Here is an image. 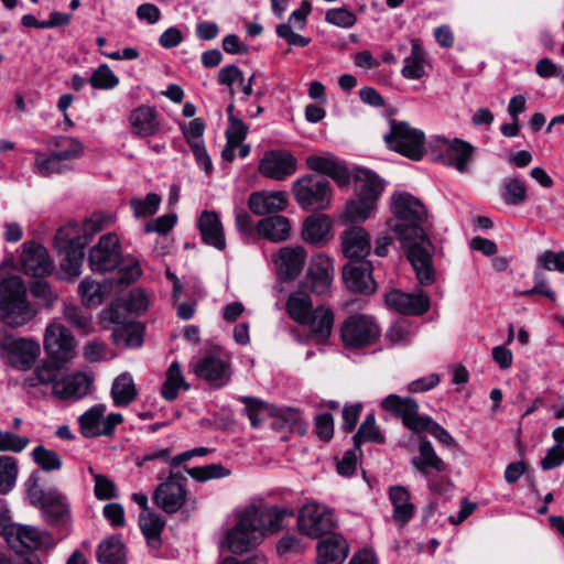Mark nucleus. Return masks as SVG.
<instances>
[{"label": "nucleus", "mask_w": 564, "mask_h": 564, "mask_svg": "<svg viewBox=\"0 0 564 564\" xmlns=\"http://www.w3.org/2000/svg\"><path fill=\"white\" fill-rule=\"evenodd\" d=\"M189 390V384L184 380L181 365L173 361L166 371V379L162 386V397L166 401H173L178 394V389Z\"/></svg>", "instance_id": "45"}, {"label": "nucleus", "mask_w": 564, "mask_h": 564, "mask_svg": "<svg viewBox=\"0 0 564 564\" xmlns=\"http://www.w3.org/2000/svg\"><path fill=\"white\" fill-rule=\"evenodd\" d=\"M198 229L206 245L213 246L217 250L226 248L224 226L216 212H203L198 218Z\"/></svg>", "instance_id": "31"}, {"label": "nucleus", "mask_w": 564, "mask_h": 564, "mask_svg": "<svg viewBox=\"0 0 564 564\" xmlns=\"http://www.w3.org/2000/svg\"><path fill=\"white\" fill-rule=\"evenodd\" d=\"M111 398L116 406H128L138 397L133 378L129 372L119 375L111 386Z\"/></svg>", "instance_id": "38"}, {"label": "nucleus", "mask_w": 564, "mask_h": 564, "mask_svg": "<svg viewBox=\"0 0 564 564\" xmlns=\"http://www.w3.org/2000/svg\"><path fill=\"white\" fill-rule=\"evenodd\" d=\"M275 33L291 46L305 47L311 43L310 37L295 33L290 23H281L276 25Z\"/></svg>", "instance_id": "62"}, {"label": "nucleus", "mask_w": 564, "mask_h": 564, "mask_svg": "<svg viewBox=\"0 0 564 564\" xmlns=\"http://www.w3.org/2000/svg\"><path fill=\"white\" fill-rule=\"evenodd\" d=\"M0 348L7 352L11 366L30 370L41 352L39 341L31 338H14L8 329H0Z\"/></svg>", "instance_id": "10"}, {"label": "nucleus", "mask_w": 564, "mask_h": 564, "mask_svg": "<svg viewBox=\"0 0 564 564\" xmlns=\"http://www.w3.org/2000/svg\"><path fill=\"white\" fill-rule=\"evenodd\" d=\"M502 199L508 205H520L527 199V187L524 182L513 177L507 178L503 185Z\"/></svg>", "instance_id": "54"}, {"label": "nucleus", "mask_w": 564, "mask_h": 564, "mask_svg": "<svg viewBox=\"0 0 564 564\" xmlns=\"http://www.w3.org/2000/svg\"><path fill=\"white\" fill-rule=\"evenodd\" d=\"M83 153L82 143H69L67 149H61L47 155L39 153L35 160L36 170L43 176L61 173L69 169L70 163L82 156Z\"/></svg>", "instance_id": "20"}, {"label": "nucleus", "mask_w": 564, "mask_h": 564, "mask_svg": "<svg viewBox=\"0 0 564 564\" xmlns=\"http://www.w3.org/2000/svg\"><path fill=\"white\" fill-rule=\"evenodd\" d=\"M334 264L329 257L318 253L312 257L305 275V285L317 295H327L334 280Z\"/></svg>", "instance_id": "18"}, {"label": "nucleus", "mask_w": 564, "mask_h": 564, "mask_svg": "<svg viewBox=\"0 0 564 564\" xmlns=\"http://www.w3.org/2000/svg\"><path fill=\"white\" fill-rule=\"evenodd\" d=\"M257 229L263 238L273 242H281L289 238L291 224L286 217L276 215L261 219Z\"/></svg>", "instance_id": "36"}, {"label": "nucleus", "mask_w": 564, "mask_h": 564, "mask_svg": "<svg viewBox=\"0 0 564 564\" xmlns=\"http://www.w3.org/2000/svg\"><path fill=\"white\" fill-rule=\"evenodd\" d=\"M335 316L333 311L319 305L306 317L301 325L308 328L307 339L316 344H325L332 335Z\"/></svg>", "instance_id": "28"}, {"label": "nucleus", "mask_w": 564, "mask_h": 564, "mask_svg": "<svg viewBox=\"0 0 564 564\" xmlns=\"http://www.w3.org/2000/svg\"><path fill=\"white\" fill-rule=\"evenodd\" d=\"M307 252L302 246L282 247L273 257L276 272L283 280H294L302 271Z\"/></svg>", "instance_id": "23"}, {"label": "nucleus", "mask_w": 564, "mask_h": 564, "mask_svg": "<svg viewBox=\"0 0 564 564\" xmlns=\"http://www.w3.org/2000/svg\"><path fill=\"white\" fill-rule=\"evenodd\" d=\"M93 382L94 378L82 371L62 375L52 394L62 401H77L90 392Z\"/></svg>", "instance_id": "21"}, {"label": "nucleus", "mask_w": 564, "mask_h": 564, "mask_svg": "<svg viewBox=\"0 0 564 564\" xmlns=\"http://www.w3.org/2000/svg\"><path fill=\"white\" fill-rule=\"evenodd\" d=\"M64 319L73 327L88 334L91 329V315L79 306L65 304L63 310Z\"/></svg>", "instance_id": "51"}, {"label": "nucleus", "mask_w": 564, "mask_h": 564, "mask_svg": "<svg viewBox=\"0 0 564 564\" xmlns=\"http://www.w3.org/2000/svg\"><path fill=\"white\" fill-rule=\"evenodd\" d=\"M289 206V198L284 191H259L250 194L248 198L249 209L264 216L283 212Z\"/></svg>", "instance_id": "27"}, {"label": "nucleus", "mask_w": 564, "mask_h": 564, "mask_svg": "<svg viewBox=\"0 0 564 564\" xmlns=\"http://www.w3.org/2000/svg\"><path fill=\"white\" fill-rule=\"evenodd\" d=\"M143 326L138 322H127L112 330V341L121 348H138L143 343Z\"/></svg>", "instance_id": "37"}, {"label": "nucleus", "mask_w": 564, "mask_h": 564, "mask_svg": "<svg viewBox=\"0 0 564 564\" xmlns=\"http://www.w3.org/2000/svg\"><path fill=\"white\" fill-rule=\"evenodd\" d=\"M161 203V197L155 193H150L144 199L133 197L130 199V207L137 218L148 217L156 213Z\"/></svg>", "instance_id": "56"}, {"label": "nucleus", "mask_w": 564, "mask_h": 564, "mask_svg": "<svg viewBox=\"0 0 564 564\" xmlns=\"http://www.w3.org/2000/svg\"><path fill=\"white\" fill-rule=\"evenodd\" d=\"M348 551V543L341 535H326L317 544V564H341Z\"/></svg>", "instance_id": "30"}, {"label": "nucleus", "mask_w": 564, "mask_h": 564, "mask_svg": "<svg viewBox=\"0 0 564 564\" xmlns=\"http://www.w3.org/2000/svg\"><path fill=\"white\" fill-rule=\"evenodd\" d=\"M376 207L377 203L372 199L358 197L347 204L346 216L351 223L365 221Z\"/></svg>", "instance_id": "52"}, {"label": "nucleus", "mask_w": 564, "mask_h": 564, "mask_svg": "<svg viewBox=\"0 0 564 564\" xmlns=\"http://www.w3.org/2000/svg\"><path fill=\"white\" fill-rule=\"evenodd\" d=\"M384 438L376 425L373 414H368L354 436L355 449H359L365 442L383 443Z\"/></svg>", "instance_id": "49"}, {"label": "nucleus", "mask_w": 564, "mask_h": 564, "mask_svg": "<svg viewBox=\"0 0 564 564\" xmlns=\"http://www.w3.org/2000/svg\"><path fill=\"white\" fill-rule=\"evenodd\" d=\"M538 264L545 270L564 272V251H544L538 257Z\"/></svg>", "instance_id": "64"}, {"label": "nucleus", "mask_w": 564, "mask_h": 564, "mask_svg": "<svg viewBox=\"0 0 564 564\" xmlns=\"http://www.w3.org/2000/svg\"><path fill=\"white\" fill-rule=\"evenodd\" d=\"M19 474L18 460L8 455L0 456V495H8L15 486Z\"/></svg>", "instance_id": "48"}, {"label": "nucleus", "mask_w": 564, "mask_h": 564, "mask_svg": "<svg viewBox=\"0 0 564 564\" xmlns=\"http://www.w3.org/2000/svg\"><path fill=\"white\" fill-rule=\"evenodd\" d=\"M90 474L95 480V495L100 500L111 499L116 496L115 484L104 475L96 474L93 468H89Z\"/></svg>", "instance_id": "63"}, {"label": "nucleus", "mask_w": 564, "mask_h": 564, "mask_svg": "<svg viewBox=\"0 0 564 564\" xmlns=\"http://www.w3.org/2000/svg\"><path fill=\"white\" fill-rule=\"evenodd\" d=\"M305 164L311 171L326 174L340 187L347 186L350 175L344 163L329 152H319L307 155Z\"/></svg>", "instance_id": "22"}, {"label": "nucleus", "mask_w": 564, "mask_h": 564, "mask_svg": "<svg viewBox=\"0 0 564 564\" xmlns=\"http://www.w3.org/2000/svg\"><path fill=\"white\" fill-rule=\"evenodd\" d=\"M88 261L90 269L95 272H107L119 268L117 281L122 285L133 283L142 274L139 260L132 256L123 258L119 238L111 232L101 236L98 243L90 249Z\"/></svg>", "instance_id": "3"}, {"label": "nucleus", "mask_w": 564, "mask_h": 564, "mask_svg": "<svg viewBox=\"0 0 564 564\" xmlns=\"http://www.w3.org/2000/svg\"><path fill=\"white\" fill-rule=\"evenodd\" d=\"M228 127L226 129L227 141H245L248 134L247 124L234 115V105L227 107Z\"/></svg>", "instance_id": "59"}, {"label": "nucleus", "mask_w": 564, "mask_h": 564, "mask_svg": "<svg viewBox=\"0 0 564 564\" xmlns=\"http://www.w3.org/2000/svg\"><path fill=\"white\" fill-rule=\"evenodd\" d=\"M391 212L395 218L391 229L401 242L417 282L423 286L433 284L436 280L435 247L423 228L429 217L426 207L415 196L400 192L391 197Z\"/></svg>", "instance_id": "1"}, {"label": "nucleus", "mask_w": 564, "mask_h": 564, "mask_svg": "<svg viewBox=\"0 0 564 564\" xmlns=\"http://www.w3.org/2000/svg\"><path fill=\"white\" fill-rule=\"evenodd\" d=\"M285 310L289 316L301 325L303 322H306V317L314 308L308 294L304 292H293L286 300Z\"/></svg>", "instance_id": "41"}, {"label": "nucleus", "mask_w": 564, "mask_h": 564, "mask_svg": "<svg viewBox=\"0 0 564 564\" xmlns=\"http://www.w3.org/2000/svg\"><path fill=\"white\" fill-rule=\"evenodd\" d=\"M340 337L347 348H364L379 339L380 328L372 316L355 314L341 324Z\"/></svg>", "instance_id": "9"}, {"label": "nucleus", "mask_w": 564, "mask_h": 564, "mask_svg": "<svg viewBox=\"0 0 564 564\" xmlns=\"http://www.w3.org/2000/svg\"><path fill=\"white\" fill-rule=\"evenodd\" d=\"M191 368L197 378L205 380L215 388L224 387L231 377V368L228 360L209 354L191 364Z\"/></svg>", "instance_id": "17"}, {"label": "nucleus", "mask_w": 564, "mask_h": 564, "mask_svg": "<svg viewBox=\"0 0 564 564\" xmlns=\"http://www.w3.org/2000/svg\"><path fill=\"white\" fill-rule=\"evenodd\" d=\"M389 498L393 506V520L400 524L408 523L415 509L411 502L410 492L402 486H393L389 489Z\"/></svg>", "instance_id": "35"}, {"label": "nucleus", "mask_w": 564, "mask_h": 564, "mask_svg": "<svg viewBox=\"0 0 564 564\" xmlns=\"http://www.w3.org/2000/svg\"><path fill=\"white\" fill-rule=\"evenodd\" d=\"M299 529L312 539H318L332 532L335 527L333 512L325 506L307 503L299 514Z\"/></svg>", "instance_id": "15"}, {"label": "nucleus", "mask_w": 564, "mask_h": 564, "mask_svg": "<svg viewBox=\"0 0 564 564\" xmlns=\"http://www.w3.org/2000/svg\"><path fill=\"white\" fill-rule=\"evenodd\" d=\"M341 251L350 261H366L370 253V235L362 227H350L340 234Z\"/></svg>", "instance_id": "25"}, {"label": "nucleus", "mask_w": 564, "mask_h": 564, "mask_svg": "<svg viewBox=\"0 0 564 564\" xmlns=\"http://www.w3.org/2000/svg\"><path fill=\"white\" fill-rule=\"evenodd\" d=\"M26 492L30 503L41 510L47 524L59 525L69 520L70 508L66 496L56 488L43 489L37 473L28 479Z\"/></svg>", "instance_id": "6"}, {"label": "nucleus", "mask_w": 564, "mask_h": 564, "mask_svg": "<svg viewBox=\"0 0 564 564\" xmlns=\"http://www.w3.org/2000/svg\"><path fill=\"white\" fill-rule=\"evenodd\" d=\"M325 21L338 28L350 29L356 24L357 17L346 8H332L325 13Z\"/></svg>", "instance_id": "57"}, {"label": "nucleus", "mask_w": 564, "mask_h": 564, "mask_svg": "<svg viewBox=\"0 0 564 564\" xmlns=\"http://www.w3.org/2000/svg\"><path fill=\"white\" fill-rule=\"evenodd\" d=\"M26 296V288L19 276H9L0 283V318L11 327L23 326L35 316Z\"/></svg>", "instance_id": "5"}, {"label": "nucleus", "mask_w": 564, "mask_h": 564, "mask_svg": "<svg viewBox=\"0 0 564 564\" xmlns=\"http://www.w3.org/2000/svg\"><path fill=\"white\" fill-rule=\"evenodd\" d=\"M186 477L181 471L171 473L153 492V502L166 513L177 512L185 503L187 491Z\"/></svg>", "instance_id": "12"}, {"label": "nucleus", "mask_w": 564, "mask_h": 564, "mask_svg": "<svg viewBox=\"0 0 564 564\" xmlns=\"http://www.w3.org/2000/svg\"><path fill=\"white\" fill-rule=\"evenodd\" d=\"M89 84L96 89H112L119 84V78L107 64H101L93 72Z\"/></svg>", "instance_id": "55"}, {"label": "nucleus", "mask_w": 564, "mask_h": 564, "mask_svg": "<svg viewBox=\"0 0 564 564\" xmlns=\"http://www.w3.org/2000/svg\"><path fill=\"white\" fill-rule=\"evenodd\" d=\"M259 525L257 508H246L236 527L227 532L226 542L229 551L241 554L257 546L263 539Z\"/></svg>", "instance_id": "8"}, {"label": "nucleus", "mask_w": 564, "mask_h": 564, "mask_svg": "<svg viewBox=\"0 0 564 564\" xmlns=\"http://www.w3.org/2000/svg\"><path fill=\"white\" fill-rule=\"evenodd\" d=\"M286 512L278 509H263L257 508V517L259 518V528L262 531V538L265 534H272L281 529V523Z\"/></svg>", "instance_id": "50"}, {"label": "nucleus", "mask_w": 564, "mask_h": 564, "mask_svg": "<svg viewBox=\"0 0 564 564\" xmlns=\"http://www.w3.org/2000/svg\"><path fill=\"white\" fill-rule=\"evenodd\" d=\"M108 291L109 290L106 284H101L90 278H85L78 286V293L82 297V302L86 306L100 305Z\"/></svg>", "instance_id": "47"}, {"label": "nucleus", "mask_w": 564, "mask_h": 564, "mask_svg": "<svg viewBox=\"0 0 564 564\" xmlns=\"http://www.w3.org/2000/svg\"><path fill=\"white\" fill-rule=\"evenodd\" d=\"M21 265L25 274L44 276L53 270V261L42 245L25 242L21 254Z\"/></svg>", "instance_id": "24"}, {"label": "nucleus", "mask_w": 564, "mask_h": 564, "mask_svg": "<svg viewBox=\"0 0 564 564\" xmlns=\"http://www.w3.org/2000/svg\"><path fill=\"white\" fill-rule=\"evenodd\" d=\"M98 560L102 564H124V545L119 538H109L98 547Z\"/></svg>", "instance_id": "46"}, {"label": "nucleus", "mask_w": 564, "mask_h": 564, "mask_svg": "<svg viewBox=\"0 0 564 564\" xmlns=\"http://www.w3.org/2000/svg\"><path fill=\"white\" fill-rule=\"evenodd\" d=\"M129 120L133 133L140 138L153 137L160 128L159 113L151 106L143 105L135 108Z\"/></svg>", "instance_id": "32"}, {"label": "nucleus", "mask_w": 564, "mask_h": 564, "mask_svg": "<svg viewBox=\"0 0 564 564\" xmlns=\"http://www.w3.org/2000/svg\"><path fill=\"white\" fill-rule=\"evenodd\" d=\"M31 456L34 463L45 471H54L62 468L61 456L53 449H48L43 445L36 446Z\"/></svg>", "instance_id": "53"}, {"label": "nucleus", "mask_w": 564, "mask_h": 564, "mask_svg": "<svg viewBox=\"0 0 564 564\" xmlns=\"http://www.w3.org/2000/svg\"><path fill=\"white\" fill-rule=\"evenodd\" d=\"M411 464L424 477H430L432 470L443 473L447 469L446 463L436 454L430 441L420 443L419 455L412 457Z\"/></svg>", "instance_id": "34"}, {"label": "nucleus", "mask_w": 564, "mask_h": 564, "mask_svg": "<svg viewBox=\"0 0 564 564\" xmlns=\"http://www.w3.org/2000/svg\"><path fill=\"white\" fill-rule=\"evenodd\" d=\"M30 444L26 436L17 435L9 431H0V452L20 453Z\"/></svg>", "instance_id": "60"}, {"label": "nucleus", "mask_w": 564, "mask_h": 564, "mask_svg": "<svg viewBox=\"0 0 564 564\" xmlns=\"http://www.w3.org/2000/svg\"><path fill=\"white\" fill-rule=\"evenodd\" d=\"M296 204L306 212H319L329 207L333 191L330 183L318 175L306 174L292 184Z\"/></svg>", "instance_id": "7"}, {"label": "nucleus", "mask_w": 564, "mask_h": 564, "mask_svg": "<svg viewBox=\"0 0 564 564\" xmlns=\"http://www.w3.org/2000/svg\"><path fill=\"white\" fill-rule=\"evenodd\" d=\"M17 539L29 550L50 547L53 545V538L46 531L34 525L20 524L15 529Z\"/></svg>", "instance_id": "39"}, {"label": "nucleus", "mask_w": 564, "mask_h": 564, "mask_svg": "<svg viewBox=\"0 0 564 564\" xmlns=\"http://www.w3.org/2000/svg\"><path fill=\"white\" fill-rule=\"evenodd\" d=\"M389 143L392 151L412 160L419 161L429 155L433 161L445 165L455 166L459 172L466 171L474 148L470 143Z\"/></svg>", "instance_id": "4"}, {"label": "nucleus", "mask_w": 564, "mask_h": 564, "mask_svg": "<svg viewBox=\"0 0 564 564\" xmlns=\"http://www.w3.org/2000/svg\"><path fill=\"white\" fill-rule=\"evenodd\" d=\"M43 346L47 357L57 362L67 364L76 355L74 336L59 323H51L46 326Z\"/></svg>", "instance_id": "14"}, {"label": "nucleus", "mask_w": 564, "mask_h": 564, "mask_svg": "<svg viewBox=\"0 0 564 564\" xmlns=\"http://www.w3.org/2000/svg\"><path fill=\"white\" fill-rule=\"evenodd\" d=\"M296 170V158L282 149L265 151L258 165V171L263 177L279 182L291 177Z\"/></svg>", "instance_id": "16"}, {"label": "nucleus", "mask_w": 564, "mask_h": 564, "mask_svg": "<svg viewBox=\"0 0 564 564\" xmlns=\"http://www.w3.org/2000/svg\"><path fill=\"white\" fill-rule=\"evenodd\" d=\"M390 130L383 134V141H425V133L421 129L412 128L406 121L391 119Z\"/></svg>", "instance_id": "44"}, {"label": "nucleus", "mask_w": 564, "mask_h": 564, "mask_svg": "<svg viewBox=\"0 0 564 564\" xmlns=\"http://www.w3.org/2000/svg\"><path fill=\"white\" fill-rule=\"evenodd\" d=\"M106 410L105 404L98 403L78 417L79 430L84 437L113 435L116 427L123 422V416L120 413H110L105 416Z\"/></svg>", "instance_id": "11"}, {"label": "nucleus", "mask_w": 564, "mask_h": 564, "mask_svg": "<svg viewBox=\"0 0 564 564\" xmlns=\"http://www.w3.org/2000/svg\"><path fill=\"white\" fill-rule=\"evenodd\" d=\"M186 473L197 481L223 478L229 475V470L220 464H210L202 467L186 468Z\"/></svg>", "instance_id": "58"}, {"label": "nucleus", "mask_w": 564, "mask_h": 564, "mask_svg": "<svg viewBox=\"0 0 564 564\" xmlns=\"http://www.w3.org/2000/svg\"><path fill=\"white\" fill-rule=\"evenodd\" d=\"M386 304L389 308L402 315L419 316L430 308V299L422 290L415 293H406L393 289L386 294Z\"/></svg>", "instance_id": "19"}, {"label": "nucleus", "mask_w": 564, "mask_h": 564, "mask_svg": "<svg viewBox=\"0 0 564 564\" xmlns=\"http://www.w3.org/2000/svg\"><path fill=\"white\" fill-rule=\"evenodd\" d=\"M164 527L165 521L162 517L152 511H148L140 517L141 531L148 545L153 550H159L162 545L161 534Z\"/></svg>", "instance_id": "40"}, {"label": "nucleus", "mask_w": 564, "mask_h": 564, "mask_svg": "<svg viewBox=\"0 0 564 564\" xmlns=\"http://www.w3.org/2000/svg\"><path fill=\"white\" fill-rule=\"evenodd\" d=\"M381 406L387 412L400 417L405 427L416 433L424 432L430 422V416L419 414V404L411 397L389 394L381 401Z\"/></svg>", "instance_id": "13"}, {"label": "nucleus", "mask_w": 564, "mask_h": 564, "mask_svg": "<svg viewBox=\"0 0 564 564\" xmlns=\"http://www.w3.org/2000/svg\"><path fill=\"white\" fill-rule=\"evenodd\" d=\"M372 265L369 261H349L343 268V278L347 288L358 293H372L376 282L371 275Z\"/></svg>", "instance_id": "26"}, {"label": "nucleus", "mask_w": 564, "mask_h": 564, "mask_svg": "<svg viewBox=\"0 0 564 564\" xmlns=\"http://www.w3.org/2000/svg\"><path fill=\"white\" fill-rule=\"evenodd\" d=\"M425 62V51L416 40H412V47L410 56L404 58V66L401 74L404 78L417 80L424 74L423 63Z\"/></svg>", "instance_id": "42"}, {"label": "nucleus", "mask_w": 564, "mask_h": 564, "mask_svg": "<svg viewBox=\"0 0 564 564\" xmlns=\"http://www.w3.org/2000/svg\"><path fill=\"white\" fill-rule=\"evenodd\" d=\"M356 182L358 197L369 198L377 203L383 189L382 181L368 170H359Z\"/></svg>", "instance_id": "43"}, {"label": "nucleus", "mask_w": 564, "mask_h": 564, "mask_svg": "<svg viewBox=\"0 0 564 564\" xmlns=\"http://www.w3.org/2000/svg\"><path fill=\"white\" fill-rule=\"evenodd\" d=\"M104 228V218L93 215L84 224L70 221L61 227L54 239V245L61 260L62 270L69 276L77 278L85 258L84 249L91 237Z\"/></svg>", "instance_id": "2"}, {"label": "nucleus", "mask_w": 564, "mask_h": 564, "mask_svg": "<svg viewBox=\"0 0 564 564\" xmlns=\"http://www.w3.org/2000/svg\"><path fill=\"white\" fill-rule=\"evenodd\" d=\"M333 224L324 214H313L306 217L302 225V239L316 247H323L332 239Z\"/></svg>", "instance_id": "29"}, {"label": "nucleus", "mask_w": 564, "mask_h": 564, "mask_svg": "<svg viewBox=\"0 0 564 564\" xmlns=\"http://www.w3.org/2000/svg\"><path fill=\"white\" fill-rule=\"evenodd\" d=\"M64 365V362H57L53 358L46 357L34 368L33 373L24 379V384L28 387L50 384L53 392L55 383L59 381L63 375L62 368Z\"/></svg>", "instance_id": "33"}, {"label": "nucleus", "mask_w": 564, "mask_h": 564, "mask_svg": "<svg viewBox=\"0 0 564 564\" xmlns=\"http://www.w3.org/2000/svg\"><path fill=\"white\" fill-rule=\"evenodd\" d=\"M245 403V412L253 427H258L262 422L263 413L267 411V404L251 397H242Z\"/></svg>", "instance_id": "61"}]
</instances>
